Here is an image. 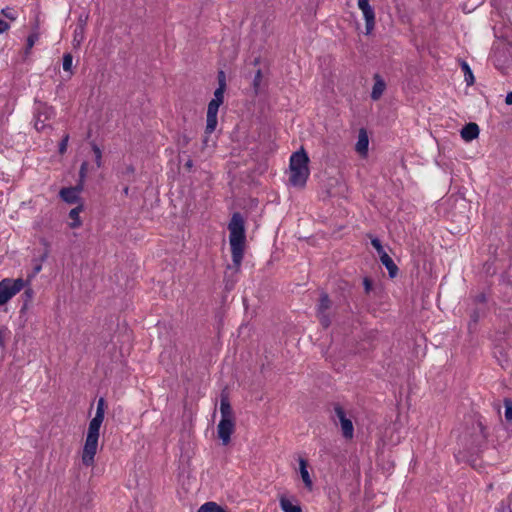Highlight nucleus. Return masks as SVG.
<instances>
[{
  "instance_id": "nucleus-1",
  "label": "nucleus",
  "mask_w": 512,
  "mask_h": 512,
  "mask_svg": "<svg viewBox=\"0 0 512 512\" xmlns=\"http://www.w3.org/2000/svg\"><path fill=\"white\" fill-rule=\"evenodd\" d=\"M105 400L100 398L97 402L95 416L90 420L82 450V463L89 467L94 464V458L98 450L100 429L105 417Z\"/></svg>"
},
{
  "instance_id": "nucleus-2",
  "label": "nucleus",
  "mask_w": 512,
  "mask_h": 512,
  "mask_svg": "<svg viewBox=\"0 0 512 512\" xmlns=\"http://www.w3.org/2000/svg\"><path fill=\"white\" fill-rule=\"evenodd\" d=\"M229 244L235 272H238L244 257L246 244L244 220L239 213H234L229 224Z\"/></svg>"
},
{
  "instance_id": "nucleus-3",
  "label": "nucleus",
  "mask_w": 512,
  "mask_h": 512,
  "mask_svg": "<svg viewBox=\"0 0 512 512\" xmlns=\"http://www.w3.org/2000/svg\"><path fill=\"white\" fill-rule=\"evenodd\" d=\"M308 164L309 157L303 148L292 153L290 156L288 169L289 185L299 189L305 187L310 175Z\"/></svg>"
},
{
  "instance_id": "nucleus-4",
  "label": "nucleus",
  "mask_w": 512,
  "mask_h": 512,
  "mask_svg": "<svg viewBox=\"0 0 512 512\" xmlns=\"http://www.w3.org/2000/svg\"><path fill=\"white\" fill-rule=\"evenodd\" d=\"M224 102V92L221 91H214L213 98L208 103L207 107V115H206V128H205V134L210 135L212 134L218 123L217 115L220 106Z\"/></svg>"
},
{
  "instance_id": "nucleus-5",
  "label": "nucleus",
  "mask_w": 512,
  "mask_h": 512,
  "mask_svg": "<svg viewBox=\"0 0 512 512\" xmlns=\"http://www.w3.org/2000/svg\"><path fill=\"white\" fill-rule=\"evenodd\" d=\"M26 282L22 278H5L0 282V305L6 304L12 297L19 293Z\"/></svg>"
},
{
  "instance_id": "nucleus-6",
  "label": "nucleus",
  "mask_w": 512,
  "mask_h": 512,
  "mask_svg": "<svg viewBox=\"0 0 512 512\" xmlns=\"http://www.w3.org/2000/svg\"><path fill=\"white\" fill-rule=\"evenodd\" d=\"M55 116L53 107L46 103L38 102L35 107V122L36 130L41 131L47 127L46 122L50 121Z\"/></svg>"
},
{
  "instance_id": "nucleus-7",
  "label": "nucleus",
  "mask_w": 512,
  "mask_h": 512,
  "mask_svg": "<svg viewBox=\"0 0 512 512\" xmlns=\"http://www.w3.org/2000/svg\"><path fill=\"white\" fill-rule=\"evenodd\" d=\"M358 8L362 11L365 19L366 34L369 35L375 26V13L369 4V0H357Z\"/></svg>"
},
{
  "instance_id": "nucleus-8",
  "label": "nucleus",
  "mask_w": 512,
  "mask_h": 512,
  "mask_svg": "<svg viewBox=\"0 0 512 512\" xmlns=\"http://www.w3.org/2000/svg\"><path fill=\"white\" fill-rule=\"evenodd\" d=\"M331 307V301L329 300L326 294L321 295L318 308L317 315L323 327H328L331 323L330 317L327 311Z\"/></svg>"
},
{
  "instance_id": "nucleus-9",
  "label": "nucleus",
  "mask_w": 512,
  "mask_h": 512,
  "mask_svg": "<svg viewBox=\"0 0 512 512\" xmlns=\"http://www.w3.org/2000/svg\"><path fill=\"white\" fill-rule=\"evenodd\" d=\"M335 413L341 425L342 435L346 439H352L354 435L352 421L346 417L344 410L340 406L335 407Z\"/></svg>"
},
{
  "instance_id": "nucleus-10",
  "label": "nucleus",
  "mask_w": 512,
  "mask_h": 512,
  "mask_svg": "<svg viewBox=\"0 0 512 512\" xmlns=\"http://www.w3.org/2000/svg\"><path fill=\"white\" fill-rule=\"evenodd\" d=\"M82 191V184H79L76 187L63 188L60 190L61 199L68 204H80L81 198L80 193Z\"/></svg>"
},
{
  "instance_id": "nucleus-11",
  "label": "nucleus",
  "mask_w": 512,
  "mask_h": 512,
  "mask_svg": "<svg viewBox=\"0 0 512 512\" xmlns=\"http://www.w3.org/2000/svg\"><path fill=\"white\" fill-rule=\"evenodd\" d=\"M234 431V419H221L218 427L217 432L219 438L222 440V443L224 445L228 444L230 441V436Z\"/></svg>"
},
{
  "instance_id": "nucleus-12",
  "label": "nucleus",
  "mask_w": 512,
  "mask_h": 512,
  "mask_svg": "<svg viewBox=\"0 0 512 512\" xmlns=\"http://www.w3.org/2000/svg\"><path fill=\"white\" fill-rule=\"evenodd\" d=\"M369 139L367 132L364 129H361L358 134V140L355 145V150L361 156H366L368 152Z\"/></svg>"
},
{
  "instance_id": "nucleus-13",
  "label": "nucleus",
  "mask_w": 512,
  "mask_h": 512,
  "mask_svg": "<svg viewBox=\"0 0 512 512\" xmlns=\"http://www.w3.org/2000/svg\"><path fill=\"white\" fill-rule=\"evenodd\" d=\"M479 127L476 123H468L461 130V137L469 142L476 139L479 136Z\"/></svg>"
},
{
  "instance_id": "nucleus-14",
  "label": "nucleus",
  "mask_w": 512,
  "mask_h": 512,
  "mask_svg": "<svg viewBox=\"0 0 512 512\" xmlns=\"http://www.w3.org/2000/svg\"><path fill=\"white\" fill-rule=\"evenodd\" d=\"M85 27H86V18L80 19L79 23L77 24V26L74 30V33H73L72 44L74 47H79L81 45V43L84 41Z\"/></svg>"
},
{
  "instance_id": "nucleus-15",
  "label": "nucleus",
  "mask_w": 512,
  "mask_h": 512,
  "mask_svg": "<svg viewBox=\"0 0 512 512\" xmlns=\"http://www.w3.org/2000/svg\"><path fill=\"white\" fill-rule=\"evenodd\" d=\"M307 467H308L307 461L305 459H303V458H300L299 459V471H300V475H301L302 481L304 482L305 486L309 490H312L313 482H312V479L310 477V474H309V471H308Z\"/></svg>"
},
{
  "instance_id": "nucleus-16",
  "label": "nucleus",
  "mask_w": 512,
  "mask_h": 512,
  "mask_svg": "<svg viewBox=\"0 0 512 512\" xmlns=\"http://www.w3.org/2000/svg\"><path fill=\"white\" fill-rule=\"evenodd\" d=\"M374 81L375 82H374V85L372 88L371 98L373 100H378L384 93L386 84H385L384 80L380 77V75H378V74H376L374 76Z\"/></svg>"
},
{
  "instance_id": "nucleus-17",
  "label": "nucleus",
  "mask_w": 512,
  "mask_h": 512,
  "mask_svg": "<svg viewBox=\"0 0 512 512\" xmlns=\"http://www.w3.org/2000/svg\"><path fill=\"white\" fill-rule=\"evenodd\" d=\"M83 211V203H80L75 208H73L69 212V218L71 219V222L69 223V226L71 228H78L82 225V221L80 219V213Z\"/></svg>"
},
{
  "instance_id": "nucleus-18",
  "label": "nucleus",
  "mask_w": 512,
  "mask_h": 512,
  "mask_svg": "<svg viewBox=\"0 0 512 512\" xmlns=\"http://www.w3.org/2000/svg\"><path fill=\"white\" fill-rule=\"evenodd\" d=\"M279 502L283 512H301V507L299 505L293 504L292 501L285 496H281L279 498Z\"/></svg>"
},
{
  "instance_id": "nucleus-19",
  "label": "nucleus",
  "mask_w": 512,
  "mask_h": 512,
  "mask_svg": "<svg viewBox=\"0 0 512 512\" xmlns=\"http://www.w3.org/2000/svg\"><path fill=\"white\" fill-rule=\"evenodd\" d=\"M380 261L388 270L389 276L391 278L396 277L398 273V267L396 266L392 258L389 255H384Z\"/></svg>"
},
{
  "instance_id": "nucleus-20",
  "label": "nucleus",
  "mask_w": 512,
  "mask_h": 512,
  "mask_svg": "<svg viewBox=\"0 0 512 512\" xmlns=\"http://www.w3.org/2000/svg\"><path fill=\"white\" fill-rule=\"evenodd\" d=\"M221 419H233V412L229 401L226 398L221 399L220 403Z\"/></svg>"
},
{
  "instance_id": "nucleus-21",
  "label": "nucleus",
  "mask_w": 512,
  "mask_h": 512,
  "mask_svg": "<svg viewBox=\"0 0 512 512\" xmlns=\"http://www.w3.org/2000/svg\"><path fill=\"white\" fill-rule=\"evenodd\" d=\"M198 512H227L215 502H206L198 509Z\"/></svg>"
},
{
  "instance_id": "nucleus-22",
  "label": "nucleus",
  "mask_w": 512,
  "mask_h": 512,
  "mask_svg": "<svg viewBox=\"0 0 512 512\" xmlns=\"http://www.w3.org/2000/svg\"><path fill=\"white\" fill-rule=\"evenodd\" d=\"M461 68L464 72L465 81L467 85H472L474 83V76L472 73V70L470 69L469 65L466 62H462Z\"/></svg>"
},
{
  "instance_id": "nucleus-23",
  "label": "nucleus",
  "mask_w": 512,
  "mask_h": 512,
  "mask_svg": "<svg viewBox=\"0 0 512 512\" xmlns=\"http://www.w3.org/2000/svg\"><path fill=\"white\" fill-rule=\"evenodd\" d=\"M218 88L215 91H221L225 93L226 90V75L224 71L218 72Z\"/></svg>"
},
{
  "instance_id": "nucleus-24",
  "label": "nucleus",
  "mask_w": 512,
  "mask_h": 512,
  "mask_svg": "<svg viewBox=\"0 0 512 512\" xmlns=\"http://www.w3.org/2000/svg\"><path fill=\"white\" fill-rule=\"evenodd\" d=\"M73 58L72 55L67 53L63 56V69L66 72H71Z\"/></svg>"
},
{
  "instance_id": "nucleus-25",
  "label": "nucleus",
  "mask_w": 512,
  "mask_h": 512,
  "mask_svg": "<svg viewBox=\"0 0 512 512\" xmlns=\"http://www.w3.org/2000/svg\"><path fill=\"white\" fill-rule=\"evenodd\" d=\"M92 150H93V152L95 154L96 165H97L98 168H100L102 166V152H101L100 148L96 144L92 145Z\"/></svg>"
},
{
  "instance_id": "nucleus-26",
  "label": "nucleus",
  "mask_w": 512,
  "mask_h": 512,
  "mask_svg": "<svg viewBox=\"0 0 512 512\" xmlns=\"http://www.w3.org/2000/svg\"><path fill=\"white\" fill-rule=\"evenodd\" d=\"M261 80H262V72L259 69V70H257L256 75L253 80V86H254L255 91H258L260 84H261Z\"/></svg>"
},
{
  "instance_id": "nucleus-27",
  "label": "nucleus",
  "mask_w": 512,
  "mask_h": 512,
  "mask_svg": "<svg viewBox=\"0 0 512 512\" xmlns=\"http://www.w3.org/2000/svg\"><path fill=\"white\" fill-rule=\"evenodd\" d=\"M38 38H39V35L37 33H32L28 36L27 46L29 49H31L34 46V44L38 40Z\"/></svg>"
},
{
  "instance_id": "nucleus-28",
  "label": "nucleus",
  "mask_w": 512,
  "mask_h": 512,
  "mask_svg": "<svg viewBox=\"0 0 512 512\" xmlns=\"http://www.w3.org/2000/svg\"><path fill=\"white\" fill-rule=\"evenodd\" d=\"M505 418L508 420V421H511L512 420V405L509 404V403H506L505 404Z\"/></svg>"
},
{
  "instance_id": "nucleus-29",
  "label": "nucleus",
  "mask_w": 512,
  "mask_h": 512,
  "mask_svg": "<svg viewBox=\"0 0 512 512\" xmlns=\"http://www.w3.org/2000/svg\"><path fill=\"white\" fill-rule=\"evenodd\" d=\"M87 166H88V164L86 162H84V163H82V165L80 167V184H82V181L86 176Z\"/></svg>"
},
{
  "instance_id": "nucleus-30",
  "label": "nucleus",
  "mask_w": 512,
  "mask_h": 512,
  "mask_svg": "<svg viewBox=\"0 0 512 512\" xmlns=\"http://www.w3.org/2000/svg\"><path fill=\"white\" fill-rule=\"evenodd\" d=\"M9 28L10 25L6 21L0 19V34L6 32Z\"/></svg>"
},
{
  "instance_id": "nucleus-31",
  "label": "nucleus",
  "mask_w": 512,
  "mask_h": 512,
  "mask_svg": "<svg viewBox=\"0 0 512 512\" xmlns=\"http://www.w3.org/2000/svg\"><path fill=\"white\" fill-rule=\"evenodd\" d=\"M371 244L376 249V251L381 250V248H383L381 242L377 238H373L371 240Z\"/></svg>"
},
{
  "instance_id": "nucleus-32",
  "label": "nucleus",
  "mask_w": 512,
  "mask_h": 512,
  "mask_svg": "<svg viewBox=\"0 0 512 512\" xmlns=\"http://www.w3.org/2000/svg\"><path fill=\"white\" fill-rule=\"evenodd\" d=\"M67 142H68V136H66V137L62 140V142H61V144H60V147H59V151H60V153H64V152L66 151V148H67Z\"/></svg>"
},
{
  "instance_id": "nucleus-33",
  "label": "nucleus",
  "mask_w": 512,
  "mask_h": 512,
  "mask_svg": "<svg viewBox=\"0 0 512 512\" xmlns=\"http://www.w3.org/2000/svg\"><path fill=\"white\" fill-rule=\"evenodd\" d=\"M505 103H506L507 105H512V92H509V93L506 95Z\"/></svg>"
},
{
  "instance_id": "nucleus-34",
  "label": "nucleus",
  "mask_w": 512,
  "mask_h": 512,
  "mask_svg": "<svg viewBox=\"0 0 512 512\" xmlns=\"http://www.w3.org/2000/svg\"><path fill=\"white\" fill-rule=\"evenodd\" d=\"M364 286H365V290H366V292H369V291H370V289H371V282H370V280H369V279H367V278H366V279H364Z\"/></svg>"
},
{
  "instance_id": "nucleus-35",
  "label": "nucleus",
  "mask_w": 512,
  "mask_h": 512,
  "mask_svg": "<svg viewBox=\"0 0 512 512\" xmlns=\"http://www.w3.org/2000/svg\"><path fill=\"white\" fill-rule=\"evenodd\" d=\"M377 252H378V254H379V258H380V260L382 259V257H383L384 255H388V254L385 252V250H384L383 248H381V250H378Z\"/></svg>"
},
{
  "instance_id": "nucleus-36",
  "label": "nucleus",
  "mask_w": 512,
  "mask_h": 512,
  "mask_svg": "<svg viewBox=\"0 0 512 512\" xmlns=\"http://www.w3.org/2000/svg\"><path fill=\"white\" fill-rule=\"evenodd\" d=\"M3 344V334L2 332L0 331V346Z\"/></svg>"
},
{
  "instance_id": "nucleus-37",
  "label": "nucleus",
  "mask_w": 512,
  "mask_h": 512,
  "mask_svg": "<svg viewBox=\"0 0 512 512\" xmlns=\"http://www.w3.org/2000/svg\"><path fill=\"white\" fill-rule=\"evenodd\" d=\"M40 269H41V267H40V266H38V267H36V269H35V270H36V272H39V271H40Z\"/></svg>"
}]
</instances>
